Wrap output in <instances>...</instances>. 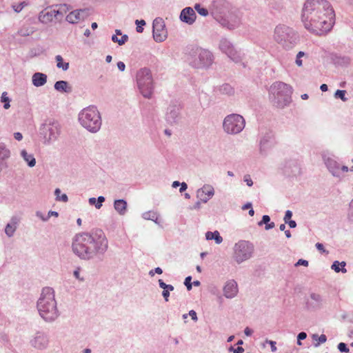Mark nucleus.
Instances as JSON below:
<instances>
[{
    "instance_id": "f257e3e1",
    "label": "nucleus",
    "mask_w": 353,
    "mask_h": 353,
    "mask_svg": "<svg viewBox=\"0 0 353 353\" xmlns=\"http://www.w3.org/2000/svg\"><path fill=\"white\" fill-rule=\"evenodd\" d=\"M334 17V11L327 0H307L302 9L301 21L305 29L321 35L332 29Z\"/></svg>"
},
{
    "instance_id": "e2e57ef3",
    "label": "nucleus",
    "mask_w": 353,
    "mask_h": 353,
    "mask_svg": "<svg viewBox=\"0 0 353 353\" xmlns=\"http://www.w3.org/2000/svg\"><path fill=\"white\" fill-rule=\"evenodd\" d=\"M292 163H293L294 168V169L292 170V173L294 174H296V173H299L300 168H299V165H298V163L296 162H293Z\"/></svg>"
},
{
    "instance_id": "3c124183",
    "label": "nucleus",
    "mask_w": 353,
    "mask_h": 353,
    "mask_svg": "<svg viewBox=\"0 0 353 353\" xmlns=\"http://www.w3.org/2000/svg\"><path fill=\"white\" fill-rule=\"evenodd\" d=\"M243 181L247 183V185L251 187L253 185V181L249 174H246L243 177Z\"/></svg>"
},
{
    "instance_id": "6e6d98bb",
    "label": "nucleus",
    "mask_w": 353,
    "mask_h": 353,
    "mask_svg": "<svg viewBox=\"0 0 353 353\" xmlns=\"http://www.w3.org/2000/svg\"><path fill=\"white\" fill-rule=\"evenodd\" d=\"M24 7V3H21L17 6H13V8L16 12H19Z\"/></svg>"
},
{
    "instance_id": "6ab92c4d",
    "label": "nucleus",
    "mask_w": 353,
    "mask_h": 353,
    "mask_svg": "<svg viewBox=\"0 0 353 353\" xmlns=\"http://www.w3.org/2000/svg\"><path fill=\"white\" fill-rule=\"evenodd\" d=\"M214 195V189L211 185L205 184L196 191V197L202 203H207Z\"/></svg>"
},
{
    "instance_id": "dca6fc26",
    "label": "nucleus",
    "mask_w": 353,
    "mask_h": 353,
    "mask_svg": "<svg viewBox=\"0 0 353 353\" xmlns=\"http://www.w3.org/2000/svg\"><path fill=\"white\" fill-rule=\"evenodd\" d=\"M181 106L175 103L170 104L167 109L165 119L171 125L178 123L181 119Z\"/></svg>"
},
{
    "instance_id": "338daca9",
    "label": "nucleus",
    "mask_w": 353,
    "mask_h": 353,
    "mask_svg": "<svg viewBox=\"0 0 353 353\" xmlns=\"http://www.w3.org/2000/svg\"><path fill=\"white\" fill-rule=\"evenodd\" d=\"M14 137L17 141H21L23 139V135L21 132H17L14 133Z\"/></svg>"
},
{
    "instance_id": "6e6552de",
    "label": "nucleus",
    "mask_w": 353,
    "mask_h": 353,
    "mask_svg": "<svg viewBox=\"0 0 353 353\" xmlns=\"http://www.w3.org/2000/svg\"><path fill=\"white\" fill-rule=\"evenodd\" d=\"M61 126L54 119L46 120L40 127L39 133L43 138V143L49 145L58 140L61 134Z\"/></svg>"
},
{
    "instance_id": "2eb2a0df",
    "label": "nucleus",
    "mask_w": 353,
    "mask_h": 353,
    "mask_svg": "<svg viewBox=\"0 0 353 353\" xmlns=\"http://www.w3.org/2000/svg\"><path fill=\"white\" fill-rule=\"evenodd\" d=\"M165 28V23L162 18L157 17L153 21V38L157 42H162L166 39L167 31Z\"/></svg>"
},
{
    "instance_id": "0e129e2a",
    "label": "nucleus",
    "mask_w": 353,
    "mask_h": 353,
    "mask_svg": "<svg viewBox=\"0 0 353 353\" xmlns=\"http://www.w3.org/2000/svg\"><path fill=\"white\" fill-rule=\"evenodd\" d=\"M307 337V334L304 332H300L297 336L298 341L304 340Z\"/></svg>"
},
{
    "instance_id": "393cba45",
    "label": "nucleus",
    "mask_w": 353,
    "mask_h": 353,
    "mask_svg": "<svg viewBox=\"0 0 353 353\" xmlns=\"http://www.w3.org/2000/svg\"><path fill=\"white\" fill-rule=\"evenodd\" d=\"M32 84L36 87H41L47 82V75L41 72H35L32 77Z\"/></svg>"
},
{
    "instance_id": "4be33fe9",
    "label": "nucleus",
    "mask_w": 353,
    "mask_h": 353,
    "mask_svg": "<svg viewBox=\"0 0 353 353\" xmlns=\"http://www.w3.org/2000/svg\"><path fill=\"white\" fill-rule=\"evenodd\" d=\"M196 17L194 10L190 7L183 9L180 14L181 20L189 25L192 24L195 21Z\"/></svg>"
},
{
    "instance_id": "c03bdc74",
    "label": "nucleus",
    "mask_w": 353,
    "mask_h": 353,
    "mask_svg": "<svg viewBox=\"0 0 353 353\" xmlns=\"http://www.w3.org/2000/svg\"><path fill=\"white\" fill-rule=\"evenodd\" d=\"M192 277L190 276H187L185 279L184 285L186 286L188 290H190L192 288V283H191Z\"/></svg>"
},
{
    "instance_id": "4c0bfd02",
    "label": "nucleus",
    "mask_w": 353,
    "mask_h": 353,
    "mask_svg": "<svg viewBox=\"0 0 353 353\" xmlns=\"http://www.w3.org/2000/svg\"><path fill=\"white\" fill-rule=\"evenodd\" d=\"M348 171L353 172V165L352 167H350V168H348V167L346 166V165H340V168H339V176L336 177V178L341 180L343 178V172H347Z\"/></svg>"
},
{
    "instance_id": "58836bf2",
    "label": "nucleus",
    "mask_w": 353,
    "mask_h": 353,
    "mask_svg": "<svg viewBox=\"0 0 353 353\" xmlns=\"http://www.w3.org/2000/svg\"><path fill=\"white\" fill-rule=\"evenodd\" d=\"M1 99V102L4 103L3 108L6 110L8 109L10 107V100L9 97L7 96V93L6 92H3Z\"/></svg>"
},
{
    "instance_id": "4d7b16f0",
    "label": "nucleus",
    "mask_w": 353,
    "mask_h": 353,
    "mask_svg": "<svg viewBox=\"0 0 353 353\" xmlns=\"http://www.w3.org/2000/svg\"><path fill=\"white\" fill-rule=\"evenodd\" d=\"M296 266H299V265H304V266H307L308 265V261H306V260H304V259H299L296 263L295 264Z\"/></svg>"
},
{
    "instance_id": "1a4fd4ad",
    "label": "nucleus",
    "mask_w": 353,
    "mask_h": 353,
    "mask_svg": "<svg viewBox=\"0 0 353 353\" xmlns=\"http://www.w3.org/2000/svg\"><path fill=\"white\" fill-rule=\"evenodd\" d=\"M137 82L143 97L150 99L154 90L153 79L150 70L146 68L139 70L137 74Z\"/></svg>"
},
{
    "instance_id": "f8f14e48",
    "label": "nucleus",
    "mask_w": 353,
    "mask_h": 353,
    "mask_svg": "<svg viewBox=\"0 0 353 353\" xmlns=\"http://www.w3.org/2000/svg\"><path fill=\"white\" fill-rule=\"evenodd\" d=\"M219 49L235 63H239L242 61L241 53L235 50L232 43L227 39H221Z\"/></svg>"
},
{
    "instance_id": "603ef678",
    "label": "nucleus",
    "mask_w": 353,
    "mask_h": 353,
    "mask_svg": "<svg viewBox=\"0 0 353 353\" xmlns=\"http://www.w3.org/2000/svg\"><path fill=\"white\" fill-rule=\"evenodd\" d=\"M263 224H265V230H269L274 227V222H259V225L261 226Z\"/></svg>"
},
{
    "instance_id": "aec40b11",
    "label": "nucleus",
    "mask_w": 353,
    "mask_h": 353,
    "mask_svg": "<svg viewBox=\"0 0 353 353\" xmlns=\"http://www.w3.org/2000/svg\"><path fill=\"white\" fill-rule=\"evenodd\" d=\"M323 303L322 296L316 293H311L306 300V307L309 310H316L321 308Z\"/></svg>"
},
{
    "instance_id": "f704fd0d",
    "label": "nucleus",
    "mask_w": 353,
    "mask_h": 353,
    "mask_svg": "<svg viewBox=\"0 0 353 353\" xmlns=\"http://www.w3.org/2000/svg\"><path fill=\"white\" fill-rule=\"evenodd\" d=\"M111 39L114 43H117L119 46H122L128 40V36L123 34L120 39V37H117V35H112Z\"/></svg>"
},
{
    "instance_id": "8fccbe9b",
    "label": "nucleus",
    "mask_w": 353,
    "mask_h": 353,
    "mask_svg": "<svg viewBox=\"0 0 353 353\" xmlns=\"http://www.w3.org/2000/svg\"><path fill=\"white\" fill-rule=\"evenodd\" d=\"M97 203L95 204L97 209H99L102 206V203L105 201V198L103 196H99L97 199Z\"/></svg>"
},
{
    "instance_id": "7ed1b4c3",
    "label": "nucleus",
    "mask_w": 353,
    "mask_h": 353,
    "mask_svg": "<svg viewBox=\"0 0 353 353\" xmlns=\"http://www.w3.org/2000/svg\"><path fill=\"white\" fill-rule=\"evenodd\" d=\"M37 307L40 316L48 323L54 321L59 316L54 291L52 288H43Z\"/></svg>"
},
{
    "instance_id": "37998d69",
    "label": "nucleus",
    "mask_w": 353,
    "mask_h": 353,
    "mask_svg": "<svg viewBox=\"0 0 353 353\" xmlns=\"http://www.w3.org/2000/svg\"><path fill=\"white\" fill-rule=\"evenodd\" d=\"M159 287L163 290L168 289V290H170V291H173L174 289L173 285L166 284L165 283L163 282V281L162 279L159 280Z\"/></svg>"
},
{
    "instance_id": "864d4df0",
    "label": "nucleus",
    "mask_w": 353,
    "mask_h": 353,
    "mask_svg": "<svg viewBox=\"0 0 353 353\" xmlns=\"http://www.w3.org/2000/svg\"><path fill=\"white\" fill-rule=\"evenodd\" d=\"M292 216V212L290 210H287L283 217V221H291Z\"/></svg>"
},
{
    "instance_id": "a878e982",
    "label": "nucleus",
    "mask_w": 353,
    "mask_h": 353,
    "mask_svg": "<svg viewBox=\"0 0 353 353\" xmlns=\"http://www.w3.org/2000/svg\"><path fill=\"white\" fill-rule=\"evenodd\" d=\"M128 203L124 199H117L114 202V208L120 215H125L127 212Z\"/></svg>"
},
{
    "instance_id": "69168bd1",
    "label": "nucleus",
    "mask_w": 353,
    "mask_h": 353,
    "mask_svg": "<svg viewBox=\"0 0 353 353\" xmlns=\"http://www.w3.org/2000/svg\"><path fill=\"white\" fill-rule=\"evenodd\" d=\"M187 188H188V185L185 182L181 183L179 192H183L184 191H185L187 190Z\"/></svg>"
},
{
    "instance_id": "f03ea898",
    "label": "nucleus",
    "mask_w": 353,
    "mask_h": 353,
    "mask_svg": "<svg viewBox=\"0 0 353 353\" xmlns=\"http://www.w3.org/2000/svg\"><path fill=\"white\" fill-rule=\"evenodd\" d=\"M72 248L80 259L90 260L105 253L108 240L101 229L94 228L90 232L77 233L73 238Z\"/></svg>"
},
{
    "instance_id": "39448f33",
    "label": "nucleus",
    "mask_w": 353,
    "mask_h": 353,
    "mask_svg": "<svg viewBox=\"0 0 353 353\" xmlns=\"http://www.w3.org/2000/svg\"><path fill=\"white\" fill-rule=\"evenodd\" d=\"M189 65L196 69H208L214 62V55L210 50L201 47H192L188 54Z\"/></svg>"
},
{
    "instance_id": "bf43d9fd",
    "label": "nucleus",
    "mask_w": 353,
    "mask_h": 353,
    "mask_svg": "<svg viewBox=\"0 0 353 353\" xmlns=\"http://www.w3.org/2000/svg\"><path fill=\"white\" fill-rule=\"evenodd\" d=\"M267 343H268L271 346V350L272 352H276V342L273 341H266Z\"/></svg>"
},
{
    "instance_id": "9d476101",
    "label": "nucleus",
    "mask_w": 353,
    "mask_h": 353,
    "mask_svg": "<svg viewBox=\"0 0 353 353\" xmlns=\"http://www.w3.org/2000/svg\"><path fill=\"white\" fill-rule=\"evenodd\" d=\"M232 257L237 264H241L253 256L254 246L249 241L239 240L233 246Z\"/></svg>"
},
{
    "instance_id": "473e14b6",
    "label": "nucleus",
    "mask_w": 353,
    "mask_h": 353,
    "mask_svg": "<svg viewBox=\"0 0 353 353\" xmlns=\"http://www.w3.org/2000/svg\"><path fill=\"white\" fill-rule=\"evenodd\" d=\"M17 228V222H9L5 228L6 235L11 237L14 235L16 229Z\"/></svg>"
},
{
    "instance_id": "09e8293b",
    "label": "nucleus",
    "mask_w": 353,
    "mask_h": 353,
    "mask_svg": "<svg viewBox=\"0 0 353 353\" xmlns=\"http://www.w3.org/2000/svg\"><path fill=\"white\" fill-rule=\"evenodd\" d=\"M222 26L227 27L230 30L234 29L236 27V24L230 23L228 21H227L225 19H224L222 22Z\"/></svg>"
},
{
    "instance_id": "e433bc0d",
    "label": "nucleus",
    "mask_w": 353,
    "mask_h": 353,
    "mask_svg": "<svg viewBox=\"0 0 353 353\" xmlns=\"http://www.w3.org/2000/svg\"><path fill=\"white\" fill-rule=\"evenodd\" d=\"M194 9L201 16L206 17L208 15V10L206 8L201 7L199 3L195 4Z\"/></svg>"
},
{
    "instance_id": "a19ab883",
    "label": "nucleus",
    "mask_w": 353,
    "mask_h": 353,
    "mask_svg": "<svg viewBox=\"0 0 353 353\" xmlns=\"http://www.w3.org/2000/svg\"><path fill=\"white\" fill-rule=\"evenodd\" d=\"M304 56H305L304 52L300 51L297 53L295 60V63L297 65V66L301 67L303 65V61L301 58L303 57Z\"/></svg>"
},
{
    "instance_id": "680f3d73",
    "label": "nucleus",
    "mask_w": 353,
    "mask_h": 353,
    "mask_svg": "<svg viewBox=\"0 0 353 353\" xmlns=\"http://www.w3.org/2000/svg\"><path fill=\"white\" fill-rule=\"evenodd\" d=\"M117 68L120 71L123 72L125 69V65L123 61H119L117 63Z\"/></svg>"
},
{
    "instance_id": "4468645a",
    "label": "nucleus",
    "mask_w": 353,
    "mask_h": 353,
    "mask_svg": "<svg viewBox=\"0 0 353 353\" xmlns=\"http://www.w3.org/2000/svg\"><path fill=\"white\" fill-rule=\"evenodd\" d=\"M29 343L32 347L38 350H43L48 347L49 339L45 332L38 331L32 336Z\"/></svg>"
},
{
    "instance_id": "bb28decb",
    "label": "nucleus",
    "mask_w": 353,
    "mask_h": 353,
    "mask_svg": "<svg viewBox=\"0 0 353 353\" xmlns=\"http://www.w3.org/2000/svg\"><path fill=\"white\" fill-rule=\"evenodd\" d=\"M54 9L50 10L46 12H41L39 14V21L43 23H48L55 18L54 17Z\"/></svg>"
},
{
    "instance_id": "412c9836",
    "label": "nucleus",
    "mask_w": 353,
    "mask_h": 353,
    "mask_svg": "<svg viewBox=\"0 0 353 353\" xmlns=\"http://www.w3.org/2000/svg\"><path fill=\"white\" fill-rule=\"evenodd\" d=\"M238 291L237 283L233 279L228 281L223 287V295L227 299L234 298Z\"/></svg>"
},
{
    "instance_id": "49530a36",
    "label": "nucleus",
    "mask_w": 353,
    "mask_h": 353,
    "mask_svg": "<svg viewBox=\"0 0 353 353\" xmlns=\"http://www.w3.org/2000/svg\"><path fill=\"white\" fill-rule=\"evenodd\" d=\"M36 216L37 219H41L42 221H47L49 219V216H47V214L40 211L36 212Z\"/></svg>"
},
{
    "instance_id": "2f4dec72",
    "label": "nucleus",
    "mask_w": 353,
    "mask_h": 353,
    "mask_svg": "<svg viewBox=\"0 0 353 353\" xmlns=\"http://www.w3.org/2000/svg\"><path fill=\"white\" fill-rule=\"evenodd\" d=\"M346 263L345 261L339 262L338 261H335L332 266L331 268L334 270L336 272H342L343 273H346L347 270L345 268Z\"/></svg>"
},
{
    "instance_id": "c9c22d12",
    "label": "nucleus",
    "mask_w": 353,
    "mask_h": 353,
    "mask_svg": "<svg viewBox=\"0 0 353 353\" xmlns=\"http://www.w3.org/2000/svg\"><path fill=\"white\" fill-rule=\"evenodd\" d=\"M312 339L318 341V343L314 344L315 347H318L321 343H324L326 342L327 337L325 334L319 336L318 334H314L312 335Z\"/></svg>"
},
{
    "instance_id": "7c9ffc66",
    "label": "nucleus",
    "mask_w": 353,
    "mask_h": 353,
    "mask_svg": "<svg viewBox=\"0 0 353 353\" xmlns=\"http://www.w3.org/2000/svg\"><path fill=\"white\" fill-rule=\"evenodd\" d=\"M205 238L207 240H214L216 244H220L223 241V238L220 236L218 231L207 232L205 233Z\"/></svg>"
},
{
    "instance_id": "0eeeda50",
    "label": "nucleus",
    "mask_w": 353,
    "mask_h": 353,
    "mask_svg": "<svg viewBox=\"0 0 353 353\" xmlns=\"http://www.w3.org/2000/svg\"><path fill=\"white\" fill-rule=\"evenodd\" d=\"M270 99L274 106L283 108L291 102L292 88L283 82H275L270 88Z\"/></svg>"
},
{
    "instance_id": "5701e85b",
    "label": "nucleus",
    "mask_w": 353,
    "mask_h": 353,
    "mask_svg": "<svg viewBox=\"0 0 353 353\" xmlns=\"http://www.w3.org/2000/svg\"><path fill=\"white\" fill-rule=\"evenodd\" d=\"M11 152L6 145L0 144V172L8 167L7 161L10 157Z\"/></svg>"
},
{
    "instance_id": "a18cd8bd",
    "label": "nucleus",
    "mask_w": 353,
    "mask_h": 353,
    "mask_svg": "<svg viewBox=\"0 0 353 353\" xmlns=\"http://www.w3.org/2000/svg\"><path fill=\"white\" fill-rule=\"evenodd\" d=\"M338 349L341 352L347 353L349 352V348L347 347L346 344L344 343H340L338 345Z\"/></svg>"
},
{
    "instance_id": "79ce46f5",
    "label": "nucleus",
    "mask_w": 353,
    "mask_h": 353,
    "mask_svg": "<svg viewBox=\"0 0 353 353\" xmlns=\"http://www.w3.org/2000/svg\"><path fill=\"white\" fill-rule=\"evenodd\" d=\"M345 90H338L334 94L336 98L341 99L343 101H346L347 99L345 97Z\"/></svg>"
},
{
    "instance_id": "de8ad7c7",
    "label": "nucleus",
    "mask_w": 353,
    "mask_h": 353,
    "mask_svg": "<svg viewBox=\"0 0 353 353\" xmlns=\"http://www.w3.org/2000/svg\"><path fill=\"white\" fill-rule=\"evenodd\" d=\"M74 276L80 281H83L84 278L80 276V268H77L73 272Z\"/></svg>"
},
{
    "instance_id": "f3484780",
    "label": "nucleus",
    "mask_w": 353,
    "mask_h": 353,
    "mask_svg": "<svg viewBox=\"0 0 353 353\" xmlns=\"http://www.w3.org/2000/svg\"><path fill=\"white\" fill-rule=\"evenodd\" d=\"M273 146V134L271 131L265 132L259 141V152L261 155H266L268 151Z\"/></svg>"
},
{
    "instance_id": "20e7f679",
    "label": "nucleus",
    "mask_w": 353,
    "mask_h": 353,
    "mask_svg": "<svg viewBox=\"0 0 353 353\" xmlns=\"http://www.w3.org/2000/svg\"><path fill=\"white\" fill-rule=\"evenodd\" d=\"M299 39L298 32L285 24H279L274 30V41L285 50L293 49L299 43Z\"/></svg>"
},
{
    "instance_id": "052dcab7",
    "label": "nucleus",
    "mask_w": 353,
    "mask_h": 353,
    "mask_svg": "<svg viewBox=\"0 0 353 353\" xmlns=\"http://www.w3.org/2000/svg\"><path fill=\"white\" fill-rule=\"evenodd\" d=\"M315 246L317 248V250H319L321 252H327V251L325 250L324 246L322 243H316Z\"/></svg>"
},
{
    "instance_id": "72a5a7b5",
    "label": "nucleus",
    "mask_w": 353,
    "mask_h": 353,
    "mask_svg": "<svg viewBox=\"0 0 353 353\" xmlns=\"http://www.w3.org/2000/svg\"><path fill=\"white\" fill-rule=\"evenodd\" d=\"M55 59L57 61V66L59 68H62L63 70L66 71L69 68V63L63 62V58L61 55H57L55 57Z\"/></svg>"
},
{
    "instance_id": "cd10ccee",
    "label": "nucleus",
    "mask_w": 353,
    "mask_h": 353,
    "mask_svg": "<svg viewBox=\"0 0 353 353\" xmlns=\"http://www.w3.org/2000/svg\"><path fill=\"white\" fill-rule=\"evenodd\" d=\"M20 154L29 167L32 168L36 165V159L32 154L28 153L26 150H22Z\"/></svg>"
},
{
    "instance_id": "5fc2aeb1",
    "label": "nucleus",
    "mask_w": 353,
    "mask_h": 353,
    "mask_svg": "<svg viewBox=\"0 0 353 353\" xmlns=\"http://www.w3.org/2000/svg\"><path fill=\"white\" fill-rule=\"evenodd\" d=\"M170 290L165 289V290H163V291L162 292V296L164 298L165 301H169L168 298L170 296Z\"/></svg>"
},
{
    "instance_id": "c756f323",
    "label": "nucleus",
    "mask_w": 353,
    "mask_h": 353,
    "mask_svg": "<svg viewBox=\"0 0 353 353\" xmlns=\"http://www.w3.org/2000/svg\"><path fill=\"white\" fill-rule=\"evenodd\" d=\"M142 218L145 221H158L161 216L159 213L154 210L145 212L142 214Z\"/></svg>"
},
{
    "instance_id": "9b49d317",
    "label": "nucleus",
    "mask_w": 353,
    "mask_h": 353,
    "mask_svg": "<svg viewBox=\"0 0 353 353\" xmlns=\"http://www.w3.org/2000/svg\"><path fill=\"white\" fill-rule=\"evenodd\" d=\"M245 121L239 114H230L226 116L223 122V131L228 134H237L245 128Z\"/></svg>"
},
{
    "instance_id": "ddd939ff",
    "label": "nucleus",
    "mask_w": 353,
    "mask_h": 353,
    "mask_svg": "<svg viewBox=\"0 0 353 353\" xmlns=\"http://www.w3.org/2000/svg\"><path fill=\"white\" fill-rule=\"evenodd\" d=\"M321 157L329 172L335 178L339 176L340 163L336 160L334 156L327 152H323Z\"/></svg>"
},
{
    "instance_id": "b1692460",
    "label": "nucleus",
    "mask_w": 353,
    "mask_h": 353,
    "mask_svg": "<svg viewBox=\"0 0 353 353\" xmlns=\"http://www.w3.org/2000/svg\"><path fill=\"white\" fill-rule=\"evenodd\" d=\"M216 95L232 96L234 94V89L228 83H223L216 87L214 90Z\"/></svg>"
},
{
    "instance_id": "ea45409f",
    "label": "nucleus",
    "mask_w": 353,
    "mask_h": 353,
    "mask_svg": "<svg viewBox=\"0 0 353 353\" xmlns=\"http://www.w3.org/2000/svg\"><path fill=\"white\" fill-rule=\"evenodd\" d=\"M61 194V190L59 188H57L54 191V194L56 196V199L58 201H61L63 202H66L68 200V196L65 194H63L61 196H59V194Z\"/></svg>"
},
{
    "instance_id": "13d9d810",
    "label": "nucleus",
    "mask_w": 353,
    "mask_h": 353,
    "mask_svg": "<svg viewBox=\"0 0 353 353\" xmlns=\"http://www.w3.org/2000/svg\"><path fill=\"white\" fill-rule=\"evenodd\" d=\"M188 314L191 316L192 319L194 321L198 320L196 313L194 310H192L189 312Z\"/></svg>"
},
{
    "instance_id": "423d86ee",
    "label": "nucleus",
    "mask_w": 353,
    "mask_h": 353,
    "mask_svg": "<svg viewBox=\"0 0 353 353\" xmlns=\"http://www.w3.org/2000/svg\"><path fill=\"white\" fill-rule=\"evenodd\" d=\"M78 120L83 128L92 133L99 132L102 125L101 114L94 105L81 110L79 113Z\"/></svg>"
},
{
    "instance_id": "c85d7f7f",
    "label": "nucleus",
    "mask_w": 353,
    "mask_h": 353,
    "mask_svg": "<svg viewBox=\"0 0 353 353\" xmlns=\"http://www.w3.org/2000/svg\"><path fill=\"white\" fill-rule=\"evenodd\" d=\"M54 89L59 92L69 93L71 92V87L65 81H58L54 83Z\"/></svg>"
},
{
    "instance_id": "a211bd4d",
    "label": "nucleus",
    "mask_w": 353,
    "mask_h": 353,
    "mask_svg": "<svg viewBox=\"0 0 353 353\" xmlns=\"http://www.w3.org/2000/svg\"><path fill=\"white\" fill-rule=\"evenodd\" d=\"M89 15V10L88 8L77 9L71 11L65 17V20L70 23H77L80 21L86 19Z\"/></svg>"
},
{
    "instance_id": "774afa93",
    "label": "nucleus",
    "mask_w": 353,
    "mask_h": 353,
    "mask_svg": "<svg viewBox=\"0 0 353 353\" xmlns=\"http://www.w3.org/2000/svg\"><path fill=\"white\" fill-rule=\"evenodd\" d=\"M252 330H251L250 327H247L244 330V333L246 336H250L252 334Z\"/></svg>"
}]
</instances>
